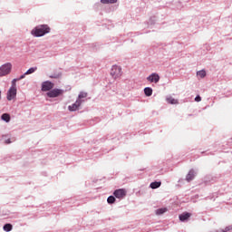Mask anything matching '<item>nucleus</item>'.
<instances>
[{
  "label": "nucleus",
  "mask_w": 232,
  "mask_h": 232,
  "mask_svg": "<svg viewBox=\"0 0 232 232\" xmlns=\"http://www.w3.org/2000/svg\"><path fill=\"white\" fill-rule=\"evenodd\" d=\"M166 101L169 104H179V100H177L171 96L167 97Z\"/></svg>",
  "instance_id": "12"
},
{
  "label": "nucleus",
  "mask_w": 232,
  "mask_h": 232,
  "mask_svg": "<svg viewBox=\"0 0 232 232\" xmlns=\"http://www.w3.org/2000/svg\"><path fill=\"white\" fill-rule=\"evenodd\" d=\"M196 175H197V173L193 169H190L188 171V173L187 174L186 180L188 182H191V180H193V179H195Z\"/></svg>",
  "instance_id": "10"
},
{
  "label": "nucleus",
  "mask_w": 232,
  "mask_h": 232,
  "mask_svg": "<svg viewBox=\"0 0 232 232\" xmlns=\"http://www.w3.org/2000/svg\"><path fill=\"white\" fill-rule=\"evenodd\" d=\"M111 76L112 79H121V77H122V67L119 65H112L111 69Z\"/></svg>",
  "instance_id": "2"
},
{
  "label": "nucleus",
  "mask_w": 232,
  "mask_h": 232,
  "mask_svg": "<svg viewBox=\"0 0 232 232\" xmlns=\"http://www.w3.org/2000/svg\"><path fill=\"white\" fill-rule=\"evenodd\" d=\"M59 95H63V90L61 89H53L47 92V97H50L51 99L59 97Z\"/></svg>",
  "instance_id": "4"
},
{
  "label": "nucleus",
  "mask_w": 232,
  "mask_h": 232,
  "mask_svg": "<svg viewBox=\"0 0 232 232\" xmlns=\"http://www.w3.org/2000/svg\"><path fill=\"white\" fill-rule=\"evenodd\" d=\"M102 5H113L117 3V0H101Z\"/></svg>",
  "instance_id": "15"
},
{
  "label": "nucleus",
  "mask_w": 232,
  "mask_h": 232,
  "mask_svg": "<svg viewBox=\"0 0 232 232\" xmlns=\"http://www.w3.org/2000/svg\"><path fill=\"white\" fill-rule=\"evenodd\" d=\"M107 202H108V204H114V203H115V197L110 196V197L107 198Z\"/></svg>",
  "instance_id": "21"
},
{
  "label": "nucleus",
  "mask_w": 232,
  "mask_h": 232,
  "mask_svg": "<svg viewBox=\"0 0 232 232\" xmlns=\"http://www.w3.org/2000/svg\"><path fill=\"white\" fill-rule=\"evenodd\" d=\"M12 72V63H7L0 67V77H5Z\"/></svg>",
  "instance_id": "3"
},
{
  "label": "nucleus",
  "mask_w": 232,
  "mask_h": 232,
  "mask_svg": "<svg viewBox=\"0 0 232 232\" xmlns=\"http://www.w3.org/2000/svg\"><path fill=\"white\" fill-rule=\"evenodd\" d=\"M81 104H82V101L77 100L75 102V103L68 106L69 111H77V110H79V106H81Z\"/></svg>",
  "instance_id": "9"
},
{
  "label": "nucleus",
  "mask_w": 232,
  "mask_h": 232,
  "mask_svg": "<svg viewBox=\"0 0 232 232\" xmlns=\"http://www.w3.org/2000/svg\"><path fill=\"white\" fill-rule=\"evenodd\" d=\"M17 95V88L11 87L7 92V101H14Z\"/></svg>",
  "instance_id": "5"
},
{
  "label": "nucleus",
  "mask_w": 232,
  "mask_h": 232,
  "mask_svg": "<svg viewBox=\"0 0 232 232\" xmlns=\"http://www.w3.org/2000/svg\"><path fill=\"white\" fill-rule=\"evenodd\" d=\"M144 93L147 97H151V95H153V89H151L150 87H146L144 89Z\"/></svg>",
  "instance_id": "13"
},
{
  "label": "nucleus",
  "mask_w": 232,
  "mask_h": 232,
  "mask_svg": "<svg viewBox=\"0 0 232 232\" xmlns=\"http://www.w3.org/2000/svg\"><path fill=\"white\" fill-rule=\"evenodd\" d=\"M114 197H116V198H124V197H126V189L124 188H119L116 189L113 192Z\"/></svg>",
  "instance_id": "8"
},
{
  "label": "nucleus",
  "mask_w": 232,
  "mask_h": 232,
  "mask_svg": "<svg viewBox=\"0 0 232 232\" xmlns=\"http://www.w3.org/2000/svg\"><path fill=\"white\" fill-rule=\"evenodd\" d=\"M161 184L162 183L160 181H155L150 183V188L151 189H157V188H160Z\"/></svg>",
  "instance_id": "14"
},
{
  "label": "nucleus",
  "mask_w": 232,
  "mask_h": 232,
  "mask_svg": "<svg viewBox=\"0 0 232 232\" xmlns=\"http://www.w3.org/2000/svg\"><path fill=\"white\" fill-rule=\"evenodd\" d=\"M54 84L52 82H44L42 84V92H50L53 90Z\"/></svg>",
  "instance_id": "7"
},
{
  "label": "nucleus",
  "mask_w": 232,
  "mask_h": 232,
  "mask_svg": "<svg viewBox=\"0 0 232 232\" xmlns=\"http://www.w3.org/2000/svg\"><path fill=\"white\" fill-rule=\"evenodd\" d=\"M168 211V209L166 208H159L158 210H156V214L157 215H164V213H166Z\"/></svg>",
  "instance_id": "20"
},
{
  "label": "nucleus",
  "mask_w": 232,
  "mask_h": 232,
  "mask_svg": "<svg viewBox=\"0 0 232 232\" xmlns=\"http://www.w3.org/2000/svg\"><path fill=\"white\" fill-rule=\"evenodd\" d=\"M17 81H19L18 79H14L13 81H12V86H11V88H16L15 87V82H17Z\"/></svg>",
  "instance_id": "24"
},
{
  "label": "nucleus",
  "mask_w": 232,
  "mask_h": 232,
  "mask_svg": "<svg viewBox=\"0 0 232 232\" xmlns=\"http://www.w3.org/2000/svg\"><path fill=\"white\" fill-rule=\"evenodd\" d=\"M12 229V224H5V226H4V230L5 231H10Z\"/></svg>",
  "instance_id": "22"
},
{
  "label": "nucleus",
  "mask_w": 232,
  "mask_h": 232,
  "mask_svg": "<svg viewBox=\"0 0 232 232\" xmlns=\"http://www.w3.org/2000/svg\"><path fill=\"white\" fill-rule=\"evenodd\" d=\"M147 81H149V82H155V84H157V82L160 81V76L159 75V73L153 72L147 77Z\"/></svg>",
  "instance_id": "6"
},
{
  "label": "nucleus",
  "mask_w": 232,
  "mask_h": 232,
  "mask_svg": "<svg viewBox=\"0 0 232 232\" xmlns=\"http://www.w3.org/2000/svg\"><path fill=\"white\" fill-rule=\"evenodd\" d=\"M34 72H37V67H32L30 68L26 72L25 75H30L32 73H34Z\"/></svg>",
  "instance_id": "17"
},
{
  "label": "nucleus",
  "mask_w": 232,
  "mask_h": 232,
  "mask_svg": "<svg viewBox=\"0 0 232 232\" xmlns=\"http://www.w3.org/2000/svg\"><path fill=\"white\" fill-rule=\"evenodd\" d=\"M11 142H12V141L10 140V139H8V140H5V144H11Z\"/></svg>",
  "instance_id": "27"
},
{
  "label": "nucleus",
  "mask_w": 232,
  "mask_h": 232,
  "mask_svg": "<svg viewBox=\"0 0 232 232\" xmlns=\"http://www.w3.org/2000/svg\"><path fill=\"white\" fill-rule=\"evenodd\" d=\"M197 75H198V77H200V79H204V77H206V71L201 70L197 72Z\"/></svg>",
  "instance_id": "19"
},
{
  "label": "nucleus",
  "mask_w": 232,
  "mask_h": 232,
  "mask_svg": "<svg viewBox=\"0 0 232 232\" xmlns=\"http://www.w3.org/2000/svg\"><path fill=\"white\" fill-rule=\"evenodd\" d=\"M50 26L48 24H40L36 27H34L31 34L34 37H43V35H46V34H50Z\"/></svg>",
  "instance_id": "1"
},
{
  "label": "nucleus",
  "mask_w": 232,
  "mask_h": 232,
  "mask_svg": "<svg viewBox=\"0 0 232 232\" xmlns=\"http://www.w3.org/2000/svg\"><path fill=\"white\" fill-rule=\"evenodd\" d=\"M86 97H88V93L82 92H80V94L78 96V101H81V99H86Z\"/></svg>",
  "instance_id": "18"
},
{
  "label": "nucleus",
  "mask_w": 232,
  "mask_h": 232,
  "mask_svg": "<svg viewBox=\"0 0 232 232\" xmlns=\"http://www.w3.org/2000/svg\"><path fill=\"white\" fill-rule=\"evenodd\" d=\"M59 77H61V73L54 74V75H51V76H50L51 79H59Z\"/></svg>",
  "instance_id": "23"
},
{
  "label": "nucleus",
  "mask_w": 232,
  "mask_h": 232,
  "mask_svg": "<svg viewBox=\"0 0 232 232\" xmlns=\"http://www.w3.org/2000/svg\"><path fill=\"white\" fill-rule=\"evenodd\" d=\"M195 101H196V102H200V101H202V98L198 95V96L195 98Z\"/></svg>",
  "instance_id": "25"
},
{
  "label": "nucleus",
  "mask_w": 232,
  "mask_h": 232,
  "mask_svg": "<svg viewBox=\"0 0 232 232\" xmlns=\"http://www.w3.org/2000/svg\"><path fill=\"white\" fill-rule=\"evenodd\" d=\"M2 121H5V122H10V114L4 113L1 117Z\"/></svg>",
  "instance_id": "16"
},
{
  "label": "nucleus",
  "mask_w": 232,
  "mask_h": 232,
  "mask_svg": "<svg viewBox=\"0 0 232 232\" xmlns=\"http://www.w3.org/2000/svg\"><path fill=\"white\" fill-rule=\"evenodd\" d=\"M27 74H25V72L20 76V78H18V81H21L23 79H24V77H26Z\"/></svg>",
  "instance_id": "26"
},
{
  "label": "nucleus",
  "mask_w": 232,
  "mask_h": 232,
  "mask_svg": "<svg viewBox=\"0 0 232 232\" xmlns=\"http://www.w3.org/2000/svg\"><path fill=\"white\" fill-rule=\"evenodd\" d=\"M229 229H231V228L229 227H227L225 228L224 232H227V231H229Z\"/></svg>",
  "instance_id": "28"
},
{
  "label": "nucleus",
  "mask_w": 232,
  "mask_h": 232,
  "mask_svg": "<svg viewBox=\"0 0 232 232\" xmlns=\"http://www.w3.org/2000/svg\"><path fill=\"white\" fill-rule=\"evenodd\" d=\"M191 217V213L189 212H184L183 214L179 215V220L181 222H185V220H188Z\"/></svg>",
  "instance_id": "11"
},
{
  "label": "nucleus",
  "mask_w": 232,
  "mask_h": 232,
  "mask_svg": "<svg viewBox=\"0 0 232 232\" xmlns=\"http://www.w3.org/2000/svg\"><path fill=\"white\" fill-rule=\"evenodd\" d=\"M0 101H1V91H0Z\"/></svg>",
  "instance_id": "29"
}]
</instances>
